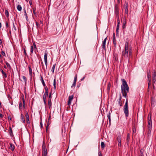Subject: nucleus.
<instances>
[{"label": "nucleus", "mask_w": 156, "mask_h": 156, "mask_svg": "<svg viewBox=\"0 0 156 156\" xmlns=\"http://www.w3.org/2000/svg\"><path fill=\"white\" fill-rule=\"evenodd\" d=\"M27 121V123H30V121H29V118L28 119H26Z\"/></svg>", "instance_id": "obj_64"}, {"label": "nucleus", "mask_w": 156, "mask_h": 156, "mask_svg": "<svg viewBox=\"0 0 156 156\" xmlns=\"http://www.w3.org/2000/svg\"><path fill=\"white\" fill-rule=\"evenodd\" d=\"M112 41L114 46L115 47L116 45V39L113 40Z\"/></svg>", "instance_id": "obj_29"}, {"label": "nucleus", "mask_w": 156, "mask_h": 156, "mask_svg": "<svg viewBox=\"0 0 156 156\" xmlns=\"http://www.w3.org/2000/svg\"><path fill=\"white\" fill-rule=\"evenodd\" d=\"M126 21L125 19H123L122 21V27L123 29H125L126 28Z\"/></svg>", "instance_id": "obj_21"}, {"label": "nucleus", "mask_w": 156, "mask_h": 156, "mask_svg": "<svg viewBox=\"0 0 156 156\" xmlns=\"http://www.w3.org/2000/svg\"><path fill=\"white\" fill-rule=\"evenodd\" d=\"M21 116L22 120L23 121V122H25V119L24 118V117L23 115V114H21Z\"/></svg>", "instance_id": "obj_49"}, {"label": "nucleus", "mask_w": 156, "mask_h": 156, "mask_svg": "<svg viewBox=\"0 0 156 156\" xmlns=\"http://www.w3.org/2000/svg\"><path fill=\"white\" fill-rule=\"evenodd\" d=\"M122 99V97L120 95L119 98L118 100V102L119 105L120 106V107H121L122 105V102L121 101Z\"/></svg>", "instance_id": "obj_18"}, {"label": "nucleus", "mask_w": 156, "mask_h": 156, "mask_svg": "<svg viewBox=\"0 0 156 156\" xmlns=\"http://www.w3.org/2000/svg\"><path fill=\"white\" fill-rule=\"evenodd\" d=\"M73 98V95L70 96L69 97V100L68 102V105H69L71 103V101Z\"/></svg>", "instance_id": "obj_10"}, {"label": "nucleus", "mask_w": 156, "mask_h": 156, "mask_svg": "<svg viewBox=\"0 0 156 156\" xmlns=\"http://www.w3.org/2000/svg\"><path fill=\"white\" fill-rule=\"evenodd\" d=\"M85 78V76H84V77L80 80V81H83L84 80V79Z\"/></svg>", "instance_id": "obj_63"}, {"label": "nucleus", "mask_w": 156, "mask_h": 156, "mask_svg": "<svg viewBox=\"0 0 156 156\" xmlns=\"http://www.w3.org/2000/svg\"><path fill=\"white\" fill-rule=\"evenodd\" d=\"M132 50L131 47H129V40L126 39V41L125 44L124 49L122 53V58L123 59H127L129 56V58L132 56Z\"/></svg>", "instance_id": "obj_1"}, {"label": "nucleus", "mask_w": 156, "mask_h": 156, "mask_svg": "<svg viewBox=\"0 0 156 156\" xmlns=\"http://www.w3.org/2000/svg\"><path fill=\"white\" fill-rule=\"evenodd\" d=\"M5 63L8 67L9 68L11 67L10 66L9 63H8L7 62H6Z\"/></svg>", "instance_id": "obj_47"}, {"label": "nucleus", "mask_w": 156, "mask_h": 156, "mask_svg": "<svg viewBox=\"0 0 156 156\" xmlns=\"http://www.w3.org/2000/svg\"><path fill=\"white\" fill-rule=\"evenodd\" d=\"M5 14L7 17H8L9 16V13L8 11L7 10H5Z\"/></svg>", "instance_id": "obj_28"}, {"label": "nucleus", "mask_w": 156, "mask_h": 156, "mask_svg": "<svg viewBox=\"0 0 156 156\" xmlns=\"http://www.w3.org/2000/svg\"><path fill=\"white\" fill-rule=\"evenodd\" d=\"M33 45H34V48L36 49H37V47H36V45L34 43L33 44Z\"/></svg>", "instance_id": "obj_58"}, {"label": "nucleus", "mask_w": 156, "mask_h": 156, "mask_svg": "<svg viewBox=\"0 0 156 156\" xmlns=\"http://www.w3.org/2000/svg\"><path fill=\"white\" fill-rule=\"evenodd\" d=\"M47 154V150L44 141H43L42 147V156H46Z\"/></svg>", "instance_id": "obj_5"}, {"label": "nucleus", "mask_w": 156, "mask_h": 156, "mask_svg": "<svg viewBox=\"0 0 156 156\" xmlns=\"http://www.w3.org/2000/svg\"><path fill=\"white\" fill-rule=\"evenodd\" d=\"M115 14L116 16H118L119 14V6L117 4L115 5Z\"/></svg>", "instance_id": "obj_13"}, {"label": "nucleus", "mask_w": 156, "mask_h": 156, "mask_svg": "<svg viewBox=\"0 0 156 156\" xmlns=\"http://www.w3.org/2000/svg\"><path fill=\"white\" fill-rule=\"evenodd\" d=\"M51 98H48V105L49 108L50 109H51Z\"/></svg>", "instance_id": "obj_20"}, {"label": "nucleus", "mask_w": 156, "mask_h": 156, "mask_svg": "<svg viewBox=\"0 0 156 156\" xmlns=\"http://www.w3.org/2000/svg\"><path fill=\"white\" fill-rule=\"evenodd\" d=\"M98 155L99 156H102L101 153L100 151L98 152Z\"/></svg>", "instance_id": "obj_57"}, {"label": "nucleus", "mask_w": 156, "mask_h": 156, "mask_svg": "<svg viewBox=\"0 0 156 156\" xmlns=\"http://www.w3.org/2000/svg\"><path fill=\"white\" fill-rule=\"evenodd\" d=\"M43 100H44V103L45 104H46V102L45 101V96H44V95L43 96Z\"/></svg>", "instance_id": "obj_50"}, {"label": "nucleus", "mask_w": 156, "mask_h": 156, "mask_svg": "<svg viewBox=\"0 0 156 156\" xmlns=\"http://www.w3.org/2000/svg\"><path fill=\"white\" fill-rule=\"evenodd\" d=\"M12 25H13V27L14 29L16 30V27L15 26V24H14V23H12Z\"/></svg>", "instance_id": "obj_52"}, {"label": "nucleus", "mask_w": 156, "mask_h": 156, "mask_svg": "<svg viewBox=\"0 0 156 156\" xmlns=\"http://www.w3.org/2000/svg\"><path fill=\"white\" fill-rule=\"evenodd\" d=\"M130 138V135L129 133L127 134V136L126 138V141L127 142H129Z\"/></svg>", "instance_id": "obj_24"}, {"label": "nucleus", "mask_w": 156, "mask_h": 156, "mask_svg": "<svg viewBox=\"0 0 156 156\" xmlns=\"http://www.w3.org/2000/svg\"><path fill=\"white\" fill-rule=\"evenodd\" d=\"M80 85H81V83L80 82H79L77 85V88L79 87H80Z\"/></svg>", "instance_id": "obj_46"}, {"label": "nucleus", "mask_w": 156, "mask_h": 156, "mask_svg": "<svg viewBox=\"0 0 156 156\" xmlns=\"http://www.w3.org/2000/svg\"><path fill=\"white\" fill-rule=\"evenodd\" d=\"M40 124L41 127V128H42V127H43V124H42V122H40Z\"/></svg>", "instance_id": "obj_62"}, {"label": "nucleus", "mask_w": 156, "mask_h": 156, "mask_svg": "<svg viewBox=\"0 0 156 156\" xmlns=\"http://www.w3.org/2000/svg\"><path fill=\"white\" fill-rule=\"evenodd\" d=\"M53 86L54 88H56V81L55 79L53 81Z\"/></svg>", "instance_id": "obj_42"}, {"label": "nucleus", "mask_w": 156, "mask_h": 156, "mask_svg": "<svg viewBox=\"0 0 156 156\" xmlns=\"http://www.w3.org/2000/svg\"><path fill=\"white\" fill-rule=\"evenodd\" d=\"M155 100L153 98H152L151 101V105L153 107L155 105Z\"/></svg>", "instance_id": "obj_15"}, {"label": "nucleus", "mask_w": 156, "mask_h": 156, "mask_svg": "<svg viewBox=\"0 0 156 156\" xmlns=\"http://www.w3.org/2000/svg\"><path fill=\"white\" fill-rule=\"evenodd\" d=\"M153 77H156V72L154 69L153 70Z\"/></svg>", "instance_id": "obj_37"}, {"label": "nucleus", "mask_w": 156, "mask_h": 156, "mask_svg": "<svg viewBox=\"0 0 156 156\" xmlns=\"http://www.w3.org/2000/svg\"><path fill=\"white\" fill-rule=\"evenodd\" d=\"M51 92L49 95V98H51Z\"/></svg>", "instance_id": "obj_61"}, {"label": "nucleus", "mask_w": 156, "mask_h": 156, "mask_svg": "<svg viewBox=\"0 0 156 156\" xmlns=\"http://www.w3.org/2000/svg\"><path fill=\"white\" fill-rule=\"evenodd\" d=\"M1 72L2 73V76L3 78H6L7 77V75L6 73L3 71L2 69L0 70Z\"/></svg>", "instance_id": "obj_19"}, {"label": "nucleus", "mask_w": 156, "mask_h": 156, "mask_svg": "<svg viewBox=\"0 0 156 156\" xmlns=\"http://www.w3.org/2000/svg\"><path fill=\"white\" fill-rule=\"evenodd\" d=\"M9 131L10 136H12L13 135L12 131L11 126H9Z\"/></svg>", "instance_id": "obj_23"}, {"label": "nucleus", "mask_w": 156, "mask_h": 156, "mask_svg": "<svg viewBox=\"0 0 156 156\" xmlns=\"http://www.w3.org/2000/svg\"><path fill=\"white\" fill-rule=\"evenodd\" d=\"M48 52L47 50H46L44 51V61L45 62V64L46 65V68L45 69L44 68H43L44 65L43 63H42V66L43 68L44 71L45 72L46 71V69H47V65H48V61H47V56H48Z\"/></svg>", "instance_id": "obj_3"}, {"label": "nucleus", "mask_w": 156, "mask_h": 156, "mask_svg": "<svg viewBox=\"0 0 156 156\" xmlns=\"http://www.w3.org/2000/svg\"><path fill=\"white\" fill-rule=\"evenodd\" d=\"M22 108L23 107L22 103L21 102H20L19 103V109H20L21 110Z\"/></svg>", "instance_id": "obj_36"}, {"label": "nucleus", "mask_w": 156, "mask_h": 156, "mask_svg": "<svg viewBox=\"0 0 156 156\" xmlns=\"http://www.w3.org/2000/svg\"><path fill=\"white\" fill-rule=\"evenodd\" d=\"M22 98L23 105H25V101L23 95V96H22Z\"/></svg>", "instance_id": "obj_38"}, {"label": "nucleus", "mask_w": 156, "mask_h": 156, "mask_svg": "<svg viewBox=\"0 0 156 156\" xmlns=\"http://www.w3.org/2000/svg\"><path fill=\"white\" fill-rule=\"evenodd\" d=\"M107 40V37L105 38L104 41H103L102 44V48L103 49L105 50L106 49L105 48V45H106V42Z\"/></svg>", "instance_id": "obj_12"}, {"label": "nucleus", "mask_w": 156, "mask_h": 156, "mask_svg": "<svg viewBox=\"0 0 156 156\" xmlns=\"http://www.w3.org/2000/svg\"><path fill=\"white\" fill-rule=\"evenodd\" d=\"M40 79L41 80V82L44 88H47V87L45 85L43 79V78L41 75L40 76Z\"/></svg>", "instance_id": "obj_16"}, {"label": "nucleus", "mask_w": 156, "mask_h": 156, "mask_svg": "<svg viewBox=\"0 0 156 156\" xmlns=\"http://www.w3.org/2000/svg\"><path fill=\"white\" fill-rule=\"evenodd\" d=\"M122 89H125L126 92H128L129 91V88H121Z\"/></svg>", "instance_id": "obj_56"}, {"label": "nucleus", "mask_w": 156, "mask_h": 156, "mask_svg": "<svg viewBox=\"0 0 156 156\" xmlns=\"http://www.w3.org/2000/svg\"><path fill=\"white\" fill-rule=\"evenodd\" d=\"M133 133H135L136 132V130L135 127L133 126Z\"/></svg>", "instance_id": "obj_44"}, {"label": "nucleus", "mask_w": 156, "mask_h": 156, "mask_svg": "<svg viewBox=\"0 0 156 156\" xmlns=\"http://www.w3.org/2000/svg\"><path fill=\"white\" fill-rule=\"evenodd\" d=\"M23 50H24V54L25 55V56H28V55H27V53H26V50L24 48Z\"/></svg>", "instance_id": "obj_48"}, {"label": "nucleus", "mask_w": 156, "mask_h": 156, "mask_svg": "<svg viewBox=\"0 0 156 156\" xmlns=\"http://www.w3.org/2000/svg\"><path fill=\"white\" fill-rule=\"evenodd\" d=\"M128 102L127 99H126L125 104L123 107V111L126 117L129 116V111L128 109Z\"/></svg>", "instance_id": "obj_4"}, {"label": "nucleus", "mask_w": 156, "mask_h": 156, "mask_svg": "<svg viewBox=\"0 0 156 156\" xmlns=\"http://www.w3.org/2000/svg\"><path fill=\"white\" fill-rule=\"evenodd\" d=\"M117 25L116 27V34H118L119 33V23L120 21L119 20V17H118V18L117 20Z\"/></svg>", "instance_id": "obj_8"}, {"label": "nucleus", "mask_w": 156, "mask_h": 156, "mask_svg": "<svg viewBox=\"0 0 156 156\" xmlns=\"http://www.w3.org/2000/svg\"><path fill=\"white\" fill-rule=\"evenodd\" d=\"M50 123H51L50 122L48 121L47 123V124L46 127V132H47V131L48 127V126L50 124Z\"/></svg>", "instance_id": "obj_34"}, {"label": "nucleus", "mask_w": 156, "mask_h": 156, "mask_svg": "<svg viewBox=\"0 0 156 156\" xmlns=\"http://www.w3.org/2000/svg\"><path fill=\"white\" fill-rule=\"evenodd\" d=\"M34 51V48L33 46H31L30 47V52L32 53Z\"/></svg>", "instance_id": "obj_41"}, {"label": "nucleus", "mask_w": 156, "mask_h": 156, "mask_svg": "<svg viewBox=\"0 0 156 156\" xmlns=\"http://www.w3.org/2000/svg\"><path fill=\"white\" fill-rule=\"evenodd\" d=\"M149 115H148V125H147V129H148V133H150L152 128V121L151 119V115H150V117H149Z\"/></svg>", "instance_id": "obj_2"}, {"label": "nucleus", "mask_w": 156, "mask_h": 156, "mask_svg": "<svg viewBox=\"0 0 156 156\" xmlns=\"http://www.w3.org/2000/svg\"><path fill=\"white\" fill-rule=\"evenodd\" d=\"M22 78L23 79L24 82H26L27 81V79L26 77L24 76H22Z\"/></svg>", "instance_id": "obj_40"}, {"label": "nucleus", "mask_w": 156, "mask_h": 156, "mask_svg": "<svg viewBox=\"0 0 156 156\" xmlns=\"http://www.w3.org/2000/svg\"><path fill=\"white\" fill-rule=\"evenodd\" d=\"M2 54L3 56H5V53L4 51H2Z\"/></svg>", "instance_id": "obj_51"}, {"label": "nucleus", "mask_w": 156, "mask_h": 156, "mask_svg": "<svg viewBox=\"0 0 156 156\" xmlns=\"http://www.w3.org/2000/svg\"><path fill=\"white\" fill-rule=\"evenodd\" d=\"M122 92L123 96L126 97L127 95V92L125 89H122Z\"/></svg>", "instance_id": "obj_17"}, {"label": "nucleus", "mask_w": 156, "mask_h": 156, "mask_svg": "<svg viewBox=\"0 0 156 156\" xmlns=\"http://www.w3.org/2000/svg\"><path fill=\"white\" fill-rule=\"evenodd\" d=\"M24 15H25V16H26V19L27 20V21H28V16H27V13L26 12V10H25V9H24Z\"/></svg>", "instance_id": "obj_25"}, {"label": "nucleus", "mask_w": 156, "mask_h": 156, "mask_svg": "<svg viewBox=\"0 0 156 156\" xmlns=\"http://www.w3.org/2000/svg\"><path fill=\"white\" fill-rule=\"evenodd\" d=\"M36 25L37 26V28H38L39 27L40 25L38 23H37V22H36Z\"/></svg>", "instance_id": "obj_54"}, {"label": "nucleus", "mask_w": 156, "mask_h": 156, "mask_svg": "<svg viewBox=\"0 0 156 156\" xmlns=\"http://www.w3.org/2000/svg\"><path fill=\"white\" fill-rule=\"evenodd\" d=\"M118 55L117 54H114V58L115 59L116 61L118 60V58L117 57Z\"/></svg>", "instance_id": "obj_30"}, {"label": "nucleus", "mask_w": 156, "mask_h": 156, "mask_svg": "<svg viewBox=\"0 0 156 156\" xmlns=\"http://www.w3.org/2000/svg\"><path fill=\"white\" fill-rule=\"evenodd\" d=\"M25 117H26V119H28L29 118V115H28V113H27H27L26 114Z\"/></svg>", "instance_id": "obj_39"}, {"label": "nucleus", "mask_w": 156, "mask_h": 156, "mask_svg": "<svg viewBox=\"0 0 156 156\" xmlns=\"http://www.w3.org/2000/svg\"><path fill=\"white\" fill-rule=\"evenodd\" d=\"M5 24H6V27H9V25L8 23V22H6Z\"/></svg>", "instance_id": "obj_60"}, {"label": "nucleus", "mask_w": 156, "mask_h": 156, "mask_svg": "<svg viewBox=\"0 0 156 156\" xmlns=\"http://www.w3.org/2000/svg\"><path fill=\"white\" fill-rule=\"evenodd\" d=\"M143 152H144V150L142 149H141L140 150V153L139 154H144Z\"/></svg>", "instance_id": "obj_45"}, {"label": "nucleus", "mask_w": 156, "mask_h": 156, "mask_svg": "<svg viewBox=\"0 0 156 156\" xmlns=\"http://www.w3.org/2000/svg\"><path fill=\"white\" fill-rule=\"evenodd\" d=\"M156 83V80H152V85L153 88L155 87L154 84Z\"/></svg>", "instance_id": "obj_32"}, {"label": "nucleus", "mask_w": 156, "mask_h": 156, "mask_svg": "<svg viewBox=\"0 0 156 156\" xmlns=\"http://www.w3.org/2000/svg\"><path fill=\"white\" fill-rule=\"evenodd\" d=\"M51 116L50 115L48 119V121H50L51 120Z\"/></svg>", "instance_id": "obj_59"}, {"label": "nucleus", "mask_w": 156, "mask_h": 156, "mask_svg": "<svg viewBox=\"0 0 156 156\" xmlns=\"http://www.w3.org/2000/svg\"><path fill=\"white\" fill-rule=\"evenodd\" d=\"M17 9L19 11H21L22 10V7L20 5H18L17 6Z\"/></svg>", "instance_id": "obj_27"}, {"label": "nucleus", "mask_w": 156, "mask_h": 156, "mask_svg": "<svg viewBox=\"0 0 156 156\" xmlns=\"http://www.w3.org/2000/svg\"><path fill=\"white\" fill-rule=\"evenodd\" d=\"M115 39H116L115 36V33H114L113 35L112 40Z\"/></svg>", "instance_id": "obj_53"}, {"label": "nucleus", "mask_w": 156, "mask_h": 156, "mask_svg": "<svg viewBox=\"0 0 156 156\" xmlns=\"http://www.w3.org/2000/svg\"><path fill=\"white\" fill-rule=\"evenodd\" d=\"M29 74L30 76L32 75V69L30 68V66L29 67Z\"/></svg>", "instance_id": "obj_26"}, {"label": "nucleus", "mask_w": 156, "mask_h": 156, "mask_svg": "<svg viewBox=\"0 0 156 156\" xmlns=\"http://www.w3.org/2000/svg\"><path fill=\"white\" fill-rule=\"evenodd\" d=\"M77 75H75V77H74V82H73V83L71 86L72 87H75V86L76 85V81L77 80Z\"/></svg>", "instance_id": "obj_14"}, {"label": "nucleus", "mask_w": 156, "mask_h": 156, "mask_svg": "<svg viewBox=\"0 0 156 156\" xmlns=\"http://www.w3.org/2000/svg\"><path fill=\"white\" fill-rule=\"evenodd\" d=\"M107 117H108V119L109 118H111L110 117V113H109L108 114H107Z\"/></svg>", "instance_id": "obj_55"}, {"label": "nucleus", "mask_w": 156, "mask_h": 156, "mask_svg": "<svg viewBox=\"0 0 156 156\" xmlns=\"http://www.w3.org/2000/svg\"><path fill=\"white\" fill-rule=\"evenodd\" d=\"M117 140L118 143V145L119 146H121V136H118L117 137Z\"/></svg>", "instance_id": "obj_11"}, {"label": "nucleus", "mask_w": 156, "mask_h": 156, "mask_svg": "<svg viewBox=\"0 0 156 156\" xmlns=\"http://www.w3.org/2000/svg\"><path fill=\"white\" fill-rule=\"evenodd\" d=\"M45 92L44 94V95H46L48 96V88H45Z\"/></svg>", "instance_id": "obj_35"}, {"label": "nucleus", "mask_w": 156, "mask_h": 156, "mask_svg": "<svg viewBox=\"0 0 156 156\" xmlns=\"http://www.w3.org/2000/svg\"><path fill=\"white\" fill-rule=\"evenodd\" d=\"M15 148V147L12 144H10V146L9 147V149L11 150L12 151H13L14 150Z\"/></svg>", "instance_id": "obj_22"}, {"label": "nucleus", "mask_w": 156, "mask_h": 156, "mask_svg": "<svg viewBox=\"0 0 156 156\" xmlns=\"http://www.w3.org/2000/svg\"><path fill=\"white\" fill-rule=\"evenodd\" d=\"M101 146L102 149H103L105 147V143L103 142H101Z\"/></svg>", "instance_id": "obj_31"}, {"label": "nucleus", "mask_w": 156, "mask_h": 156, "mask_svg": "<svg viewBox=\"0 0 156 156\" xmlns=\"http://www.w3.org/2000/svg\"><path fill=\"white\" fill-rule=\"evenodd\" d=\"M33 12L34 13V15H36V8H33Z\"/></svg>", "instance_id": "obj_43"}, {"label": "nucleus", "mask_w": 156, "mask_h": 156, "mask_svg": "<svg viewBox=\"0 0 156 156\" xmlns=\"http://www.w3.org/2000/svg\"><path fill=\"white\" fill-rule=\"evenodd\" d=\"M121 81L122 82V84L121 85V88H129L127 82L124 79H122Z\"/></svg>", "instance_id": "obj_6"}, {"label": "nucleus", "mask_w": 156, "mask_h": 156, "mask_svg": "<svg viewBox=\"0 0 156 156\" xmlns=\"http://www.w3.org/2000/svg\"><path fill=\"white\" fill-rule=\"evenodd\" d=\"M55 65H56L55 64H54L52 68L51 71L53 73H54L55 68Z\"/></svg>", "instance_id": "obj_33"}, {"label": "nucleus", "mask_w": 156, "mask_h": 156, "mask_svg": "<svg viewBox=\"0 0 156 156\" xmlns=\"http://www.w3.org/2000/svg\"><path fill=\"white\" fill-rule=\"evenodd\" d=\"M125 6V14H127L128 13V4L126 2H125L124 4Z\"/></svg>", "instance_id": "obj_9"}, {"label": "nucleus", "mask_w": 156, "mask_h": 156, "mask_svg": "<svg viewBox=\"0 0 156 156\" xmlns=\"http://www.w3.org/2000/svg\"><path fill=\"white\" fill-rule=\"evenodd\" d=\"M147 77L148 78V88L151 87V74H148V72H147Z\"/></svg>", "instance_id": "obj_7"}]
</instances>
